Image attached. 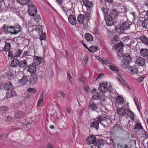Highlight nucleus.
<instances>
[{"label":"nucleus","instance_id":"1","mask_svg":"<svg viewBox=\"0 0 148 148\" xmlns=\"http://www.w3.org/2000/svg\"><path fill=\"white\" fill-rule=\"evenodd\" d=\"M111 122V120L109 118H106L101 115H99L91 123L90 127L95 128L98 130L99 128V124L100 123L104 127L108 126L109 124Z\"/></svg>","mask_w":148,"mask_h":148},{"label":"nucleus","instance_id":"2","mask_svg":"<svg viewBox=\"0 0 148 148\" xmlns=\"http://www.w3.org/2000/svg\"><path fill=\"white\" fill-rule=\"evenodd\" d=\"M119 11L114 9H112L110 11L109 15L105 16V20L107 25L111 26L114 24V19L117 16Z\"/></svg>","mask_w":148,"mask_h":148},{"label":"nucleus","instance_id":"3","mask_svg":"<svg viewBox=\"0 0 148 148\" xmlns=\"http://www.w3.org/2000/svg\"><path fill=\"white\" fill-rule=\"evenodd\" d=\"M132 57L129 54H125L122 58L121 64L122 68L125 69L129 63L132 61Z\"/></svg>","mask_w":148,"mask_h":148},{"label":"nucleus","instance_id":"4","mask_svg":"<svg viewBox=\"0 0 148 148\" xmlns=\"http://www.w3.org/2000/svg\"><path fill=\"white\" fill-rule=\"evenodd\" d=\"M29 5L28 9V12L30 16H34L36 14L37 12V10L36 7L32 3L29 4Z\"/></svg>","mask_w":148,"mask_h":148},{"label":"nucleus","instance_id":"5","mask_svg":"<svg viewBox=\"0 0 148 148\" xmlns=\"http://www.w3.org/2000/svg\"><path fill=\"white\" fill-rule=\"evenodd\" d=\"M99 89L101 92L103 93H105L108 90L107 83L104 82L103 83L100 84L99 87Z\"/></svg>","mask_w":148,"mask_h":148},{"label":"nucleus","instance_id":"6","mask_svg":"<svg viewBox=\"0 0 148 148\" xmlns=\"http://www.w3.org/2000/svg\"><path fill=\"white\" fill-rule=\"evenodd\" d=\"M97 135L94 136L93 135H90L86 139V142L87 144H95L96 141L97 140L96 136Z\"/></svg>","mask_w":148,"mask_h":148},{"label":"nucleus","instance_id":"7","mask_svg":"<svg viewBox=\"0 0 148 148\" xmlns=\"http://www.w3.org/2000/svg\"><path fill=\"white\" fill-rule=\"evenodd\" d=\"M31 75L29 80V82L30 84L33 85L37 82L38 80V76L36 73Z\"/></svg>","mask_w":148,"mask_h":148},{"label":"nucleus","instance_id":"8","mask_svg":"<svg viewBox=\"0 0 148 148\" xmlns=\"http://www.w3.org/2000/svg\"><path fill=\"white\" fill-rule=\"evenodd\" d=\"M88 108H89L92 111H95L98 113L101 112L102 110L99 109L94 103H90L88 106Z\"/></svg>","mask_w":148,"mask_h":148},{"label":"nucleus","instance_id":"9","mask_svg":"<svg viewBox=\"0 0 148 148\" xmlns=\"http://www.w3.org/2000/svg\"><path fill=\"white\" fill-rule=\"evenodd\" d=\"M27 70L31 74H36V67L35 65L33 63L29 64L28 66Z\"/></svg>","mask_w":148,"mask_h":148},{"label":"nucleus","instance_id":"10","mask_svg":"<svg viewBox=\"0 0 148 148\" xmlns=\"http://www.w3.org/2000/svg\"><path fill=\"white\" fill-rule=\"evenodd\" d=\"M3 28L4 32L6 33L10 34L11 35H13L14 34H12V33H13V32H12L11 30H13V26H8L6 25L5 24H4L3 26Z\"/></svg>","mask_w":148,"mask_h":148},{"label":"nucleus","instance_id":"11","mask_svg":"<svg viewBox=\"0 0 148 148\" xmlns=\"http://www.w3.org/2000/svg\"><path fill=\"white\" fill-rule=\"evenodd\" d=\"M13 27V33H12V34H16L21 32V27L18 24H15Z\"/></svg>","mask_w":148,"mask_h":148},{"label":"nucleus","instance_id":"12","mask_svg":"<svg viewBox=\"0 0 148 148\" xmlns=\"http://www.w3.org/2000/svg\"><path fill=\"white\" fill-rule=\"evenodd\" d=\"M83 5L87 8L90 9L93 6V2L89 0H82Z\"/></svg>","mask_w":148,"mask_h":148},{"label":"nucleus","instance_id":"13","mask_svg":"<svg viewBox=\"0 0 148 148\" xmlns=\"http://www.w3.org/2000/svg\"><path fill=\"white\" fill-rule=\"evenodd\" d=\"M68 18L69 22L70 24L73 25H76L77 21L76 17L74 15L70 14Z\"/></svg>","mask_w":148,"mask_h":148},{"label":"nucleus","instance_id":"14","mask_svg":"<svg viewBox=\"0 0 148 148\" xmlns=\"http://www.w3.org/2000/svg\"><path fill=\"white\" fill-rule=\"evenodd\" d=\"M130 25L127 22L124 21L120 25L119 29L120 30H127L130 27Z\"/></svg>","mask_w":148,"mask_h":148},{"label":"nucleus","instance_id":"15","mask_svg":"<svg viewBox=\"0 0 148 148\" xmlns=\"http://www.w3.org/2000/svg\"><path fill=\"white\" fill-rule=\"evenodd\" d=\"M138 68L137 67L135 66H130L128 68V71L130 73L134 74L138 72Z\"/></svg>","mask_w":148,"mask_h":148},{"label":"nucleus","instance_id":"16","mask_svg":"<svg viewBox=\"0 0 148 148\" xmlns=\"http://www.w3.org/2000/svg\"><path fill=\"white\" fill-rule=\"evenodd\" d=\"M116 79L123 85L126 86L129 89H130V87L127 85V82L123 79L121 75H118V77H116Z\"/></svg>","mask_w":148,"mask_h":148},{"label":"nucleus","instance_id":"17","mask_svg":"<svg viewBox=\"0 0 148 148\" xmlns=\"http://www.w3.org/2000/svg\"><path fill=\"white\" fill-rule=\"evenodd\" d=\"M44 59L40 57L36 56H34V61L35 64H39L43 62Z\"/></svg>","mask_w":148,"mask_h":148},{"label":"nucleus","instance_id":"18","mask_svg":"<svg viewBox=\"0 0 148 148\" xmlns=\"http://www.w3.org/2000/svg\"><path fill=\"white\" fill-rule=\"evenodd\" d=\"M136 63L138 65L142 66L145 64V60L142 58L138 57L136 60Z\"/></svg>","mask_w":148,"mask_h":148},{"label":"nucleus","instance_id":"19","mask_svg":"<svg viewBox=\"0 0 148 148\" xmlns=\"http://www.w3.org/2000/svg\"><path fill=\"white\" fill-rule=\"evenodd\" d=\"M117 112L118 114L122 116H123L127 114V112L125 110L122 108H118Z\"/></svg>","mask_w":148,"mask_h":148},{"label":"nucleus","instance_id":"20","mask_svg":"<svg viewBox=\"0 0 148 148\" xmlns=\"http://www.w3.org/2000/svg\"><path fill=\"white\" fill-rule=\"evenodd\" d=\"M104 144V141L102 139H97L96 141L95 144L97 148H100L103 146Z\"/></svg>","mask_w":148,"mask_h":148},{"label":"nucleus","instance_id":"21","mask_svg":"<svg viewBox=\"0 0 148 148\" xmlns=\"http://www.w3.org/2000/svg\"><path fill=\"white\" fill-rule=\"evenodd\" d=\"M17 2L22 5H28L32 3V2L31 0H16Z\"/></svg>","mask_w":148,"mask_h":148},{"label":"nucleus","instance_id":"22","mask_svg":"<svg viewBox=\"0 0 148 148\" xmlns=\"http://www.w3.org/2000/svg\"><path fill=\"white\" fill-rule=\"evenodd\" d=\"M28 66V64L27 61L25 60L19 62V67L22 68L24 69H25Z\"/></svg>","mask_w":148,"mask_h":148},{"label":"nucleus","instance_id":"23","mask_svg":"<svg viewBox=\"0 0 148 148\" xmlns=\"http://www.w3.org/2000/svg\"><path fill=\"white\" fill-rule=\"evenodd\" d=\"M25 116V113L23 112L18 111L15 114V118L17 119L23 117Z\"/></svg>","mask_w":148,"mask_h":148},{"label":"nucleus","instance_id":"24","mask_svg":"<svg viewBox=\"0 0 148 148\" xmlns=\"http://www.w3.org/2000/svg\"><path fill=\"white\" fill-rule=\"evenodd\" d=\"M27 76L24 75L21 79L19 80V83L23 85L27 83Z\"/></svg>","mask_w":148,"mask_h":148},{"label":"nucleus","instance_id":"25","mask_svg":"<svg viewBox=\"0 0 148 148\" xmlns=\"http://www.w3.org/2000/svg\"><path fill=\"white\" fill-rule=\"evenodd\" d=\"M45 95V93L42 92L40 96L39 99L38 101L37 105L38 106H41L42 103V101Z\"/></svg>","mask_w":148,"mask_h":148},{"label":"nucleus","instance_id":"26","mask_svg":"<svg viewBox=\"0 0 148 148\" xmlns=\"http://www.w3.org/2000/svg\"><path fill=\"white\" fill-rule=\"evenodd\" d=\"M15 92L12 89H9L7 92L6 97H7L10 98L12 96H15Z\"/></svg>","mask_w":148,"mask_h":148},{"label":"nucleus","instance_id":"27","mask_svg":"<svg viewBox=\"0 0 148 148\" xmlns=\"http://www.w3.org/2000/svg\"><path fill=\"white\" fill-rule=\"evenodd\" d=\"M141 55L143 57H146L148 56V49H142L140 50Z\"/></svg>","mask_w":148,"mask_h":148},{"label":"nucleus","instance_id":"28","mask_svg":"<svg viewBox=\"0 0 148 148\" xmlns=\"http://www.w3.org/2000/svg\"><path fill=\"white\" fill-rule=\"evenodd\" d=\"M134 130H136L137 131H138L139 130H142L143 129L141 124L140 123L138 122L136 123L134 125Z\"/></svg>","mask_w":148,"mask_h":148},{"label":"nucleus","instance_id":"29","mask_svg":"<svg viewBox=\"0 0 148 148\" xmlns=\"http://www.w3.org/2000/svg\"><path fill=\"white\" fill-rule=\"evenodd\" d=\"M3 86L4 89L5 90H9V89H12L13 88L11 83L10 82L4 84Z\"/></svg>","mask_w":148,"mask_h":148},{"label":"nucleus","instance_id":"30","mask_svg":"<svg viewBox=\"0 0 148 148\" xmlns=\"http://www.w3.org/2000/svg\"><path fill=\"white\" fill-rule=\"evenodd\" d=\"M19 61L16 59H13L11 63V66L13 67H16L19 66Z\"/></svg>","mask_w":148,"mask_h":148},{"label":"nucleus","instance_id":"31","mask_svg":"<svg viewBox=\"0 0 148 148\" xmlns=\"http://www.w3.org/2000/svg\"><path fill=\"white\" fill-rule=\"evenodd\" d=\"M84 19V16L82 14L79 15L77 17V21L81 24L83 23Z\"/></svg>","mask_w":148,"mask_h":148},{"label":"nucleus","instance_id":"32","mask_svg":"<svg viewBox=\"0 0 148 148\" xmlns=\"http://www.w3.org/2000/svg\"><path fill=\"white\" fill-rule=\"evenodd\" d=\"M115 99L117 102L119 104L121 105L124 103V99L122 97L118 96L116 97Z\"/></svg>","mask_w":148,"mask_h":148},{"label":"nucleus","instance_id":"33","mask_svg":"<svg viewBox=\"0 0 148 148\" xmlns=\"http://www.w3.org/2000/svg\"><path fill=\"white\" fill-rule=\"evenodd\" d=\"M141 42L146 45H148V39L145 36H143L140 38Z\"/></svg>","mask_w":148,"mask_h":148},{"label":"nucleus","instance_id":"34","mask_svg":"<svg viewBox=\"0 0 148 148\" xmlns=\"http://www.w3.org/2000/svg\"><path fill=\"white\" fill-rule=\"evenodd\" d=\"M113 128L115 130L120 132H122L124 130L123 128L118 124H115Z\"/></svg>","mask_w":148,"mask_h":148},{"label":"nucleus","instance_id":"35","mask_svg":"<svg viewBox=\"0 0 148 148\" xmlns=\"http://www.w3.org/2000/svg\"><path fill=\"white\" fill-rule=\"evenodd\" d=\"M22 52V50H20L19 49L15 50L14 51V57H20V55Z\"/></svg>","mask_w":148,"mask_h":148},{"label":"nucleus","instance_id":"36","mask_svg":"<svg viewBox=\"0 0 148 148\" xmlns=\"http://www.w3.org/2000/svg\"><path fill=\"white\" fill-rule=\"evenodd\" d=\"M126 111H127V114L128 116L132 120L134 121V113L130 110H126Z\"/></svg>","mask_w":148,"mask_h":148},{"label":"nucleus","instance_id":"37","mask_svg":"<svg viewBox=\"0 0 148 148\" xmlns=\"http://www.w3.org/2000/svg\"><path fill=\"white\" fill-rule=\"evenodd\" d=\"M98 49V47L96 46H92L88 49V50L91 53L96 51Z\"/></svg>","mask_w":148,"mask_h":148},{"label":"nucleus","instance_id":"38","mask_svg":"<svg viewBox=\"0 0 148 148\" xmlns=\"http://www.w3.org/2000/svg\"><path fill=\"white\" fill-rule=\"evenodd\" d=\"M85 38L88 41H92L93 40V37L89 33L86 34L85 35Z\"/></svg>","mask_w":148,"mask_h":148},{"label":"nucleus","instance_id":"39","mask_svg":"<svg viewBox=\"0 0 148 148\" xmlns=\"http://www.w3.org/2000/svg\"><path fill=\"white\" fill-rule=\"evenodd\" d=\"M119 12L122 13L125 12V9L124 7L122 4H120L118 6Z\"/></svg>","mask_w":148,"mask_h":148},{"label":"nucleus","instance_id":"40","mask_svg":"<svg viewBox=\"0 0 148 148\" xmlns=\"http://www.w3.org/2000/svg\"><path fill=\"white\" fill-rule=\"evenodd\" d=\"M142 25L145 29H148V19H145L142 22Z\"/></svg>","mask_w":148,"mask_h":148},{"label":"nucleus","instance_id":"41","mask_svg":"<svg viewBox=\"0 0 148 148\" xmlns=\"http://www.w3.org/2000/svg\"><path fill=\"white\" fill-rule=\"evenodd\" d=\"M42 26L40 25H37L35 28V30L38 32L39 34H40L42 33Z\"/></svg>","mask_w":148,"mask_h":148},{"label":"nucleus","instance_id":"42","mask_svg":"<svg viewBox=\"0 0 148 148\" xmlns=\"http://www.w3.org/2000/svg\"><path fill=\"white\" fill-rule=\"evenodd\" d=\"M122 50V49H119L116 50L118 51L117 53V55L119 57H122L123 58L125 55L123 52Z\"/></svg>","mask_w":148,"mask_h":148},{"label":"nucleus","instance_id":"43","mask_svg":"<svg viewBox=\"0 0 148 148\" xmlns=\"http://www.w3.org/2000/svg\"><path fill=\"white\" fill-rule=\"evenodd\" d=\"M10 44L9 43H7L5 44V46L3 48L4 51H8L10 50Z\"/></svg>","mask_w":148,"mask_h":148},{"label":"nucleus","instance_id":"44","mask_svg":"<svg viewBox=\"0 0 148 148\" xmlns=\"http://www.w3.org/2000/svg\"><path fill=\"white\" fill-rule=\"evenodd\" d=\"M124 46L123 43L121 42H119V43L115 45V49L116 50L119 49H122V47Z\"/></svg>","mask_w":148,"mask_h":148},{"label":"nucleus","instance_id":"45","mask_svg":"<svg viewBox=\"0 0 148 148\" xmlns=\"http://www.w3.org/2000/svg\"><path fill=\"white\" fill-rule=\"evenodd\" d=\"M100 95L101 94L99 92H97L93 95L92 98L96 100H97L99 99H100H100Z\"/></svg>","mask_w":148,"mask_h":148},{"label":"nucleus","instance_id":"46","mask_svg":"<svg viewBox=\"0 0 148 148\" xmlns=\"http://www.w3.org/2000/svg\"><path fill=\"white\" fill-rule=\"evenodd\" d=\"M105 3L106 5H109L110 8L113 7L112 4L113 3V0H106Z\"/></svg>","mask_w":148,"mask_h":148},{"label":"nucleus","instance_id":"47","mask_svg":"<svg viewBox=\"0 0 148 148\" xmlns=\"http://www.w3.org/2000/svg\"><path fill=\"white\" fill-rule=\"evenodd\" d=\"M34 16V21H36L37 23L39 22L41 20L40 16L38 15H37L36 16V15H35Z\"/></svg>","mask_w":148,"mask_h":148},{"label":"nucleus","instance_id":"48","mask_svg":"<svg viewBox=\"0 0 148 148\" xmlns=\"http://www.w3.org/2000/svg\"><path fill=\"white\" fill-rule=\"evenodd\" d=\"M109 68L112 71L116 72H118L119 71L118 68L114 65L110 66H109Z\"/></svg>","mask_w":148,"mask_h":148},{"label":"nucleus","instance_id":"49","mask_svg":"<svg viewBox=\"0 0 148 148\" xmlns=\"http://www.w3.org/2000/svg\"><path fill=\"white\" fill-rule=\"evenodd\" d=\"M27 91L32 93L35 94L36 93V90L35 88H30L27 90Z\"/></svg>","mask_w":148,"mask_h":148},{"label":"nucleus","instance_id":"50","mask_svg":"<svg viewBox=\"0 0 148 148\" xmlns=\"http://www.w3.org/2000/svg\"><path fill=\"white\" fill-rule=\"evenodd\" d=\"M101 10L102 11L103 13L105 15H106V16L108 15V9L105 8L104 7H102L101 8Z\"/></svg>","mask_w":148,"mask_h":148},{"label":"nucleus","instance_id":"51","mask_svg":"<svg viewBox=\"0 0 148 148\" xmlns=\"http://www.w3.org/2000/svg\"><path fill=\"white\" fill-rule=\"evenodd\" d=\"M142 132L141 134L143 137H145V138H148V134L147 132L145 131L143 129L142 130Z\"/></svg>","mask_w":148,"mask_h":148},{"label":"nucleus","instance_id":"52","mask_svg":"<svg viewBox=\"0 0 148 148\" xmlns=\"http://www.w3.org/2000/svg\"><path fill=\"white\" fill-rule=\"evenodd\" d=\"M46 33H44L40 35V39L41 40H45L46 39Z\"/></svg>","mask_w":148,"mask_h":148},{"label":"nucleus","instance_id":"53","mask_svg":"<svg viewBox=\"0 0 148 148\" xmlns=\"http://www.w3.org/2000/svg\"><path fill=\"white\" fill-rule=\"evenodd\" d=\"M31 57V55L29 54L27 51H24L23 53V55L22 57H24L25 56H27Z\"/></svg>","mask_w":148,"mask_h":148},{"label":"nucleus","instance_id":"54","mask_svg":"<svg viewBox=\"0 0 148 148\" xmlns=\"http://www.w3.org/2000/svg\"><path fill=\"white\" fill-rule=\"evenodd\" d=\"M67 75L69 77V79L70 80L71 83V84L73 83V81L71 75L68 72H67Z\"/></svg>","mask_w":148,"mask_h":148},{"label":"nucleus","instance_id":"55","mask_svg":"<svg viewBox=\"0 0 148 148\" xmlns=\"http://www.w3.org/2000/svg\"><path fill=\"white\" fill-rule=\"evenodd\" d=\"M8 56L9 57H12L13 58L14 57V51H9L8 55Z\"/></svg>","mask_w":148,"mask_h":148},{"label":"nucleus","instance_id":"56","mask_svg":"<svg viewBox=\"0 0 148 148\" xmlns=\"http://www.w3.org/2000/svg\"><path fill=\"white\" fill-rule=\"evenodd\" d=\"M114 40L116 42L119 41L120 38L117 35H116L114 36Z\"/></svg>","mask_w":148,"mask_h":148},{"label":"nucleus","instance_id":"57","mask_svg":"<svg viewBox=\"0 0 148 148\" xmlns=\"http://www.w3.org/2000/svg\"><path fill=\"white\" fill-rule=\"evenodd\" d=\"M99 60L100 62H101L103 64H108L107 62V60H104L101 58H99Z\"/></svg>","mask_w":148,"mask_h":148},{"label":"nucleus","instance_id":"58","mask_svg":"<svg viewBox=\"0 0 148 148\" xmlns=\"http://www.w3.org/2000/svg\"><path fill=\"white\" fill-rule=\"evenodd\" d=\"M8 110V108L6 106H2L1 108V110L3 112L6 111H7Z\"/></svg>","mask_w":148,"mask_h":148},{"label":"nucleus","instance_id":"59","mask_svg":"<svg viewBox=\"0 0 148 148\" xmlns=\"http://www.w3.org/2000/svg\"><path fill=\"white\" fill-rule=\"evenodd\" d=\"M117 146L118 148H128V146L127 145H119V144L117 145Z\"/></svg>","mask_w":148,"mask_h":148},{"label":"nucleus","instance_id":"60","mask_svg":"<svg viewBox=\"0 0 148 148\" xmlns=\"http://www.w3.org/2000/svg\"><path fill=\"white\" fill-rule=\"evenodd\" d=\"M104 76V75L103 73L99 74L98 76L96 78V79L98 80L99 79L102 78Z\"/></svg>","mask_w":148,"mask_h":148},{"label":"nucleus","instance_id":"61","mask_svg":"<svg viewBox=\"0 0 148 148\" xmlns=\"http://www.w3.org/2000/svg\"><path fill=\"white\" fill-rule=\"evenodd\" d=\"M59 94L63 98H64L66 97V94L63 91H61L60 92Z\"/></svg>","mask_w":148,"mask_h":148},{"label":"nucleus","instance_id":"62","mask_svg":"<svg viewBox=\"0 0 148 148\" xmlns=\"http://www.w3.org/2000/svg\"><path fill=\"white\" fill-rule=\"evenodd\" d=\"M58 4L61 6L62 5V0H56Z\"/></svg>","mask_w":148,"mask_h":148},{"label":"nucleus","instance_id":"63","mask_svg":"<svg viewBox=\"0 0 148 148\" xmlns=\"http://www.w3.org/2000/svg\"><path fill=\"white\" fill-rule=\"evenodd\" d=\"M144 79V77H139L138 79V81L139 82H141L143 81Z\"/></svg>","mask_w":148,"mask_h":148},{"label":"nucleus","instance_id":"64","mask_svg":"<svg viewBox=\"0 0 148 148\" xmlns=\"http://www.w3.org/2000/svg\"><path fill=\"white\" fill-rule=\"evenodd\" d=\"M84 60L85 63H87L88 62V58L87 56H85L84 58Z\"/></svg>","mask_w":148,"mask_h":148}]
</instances>
